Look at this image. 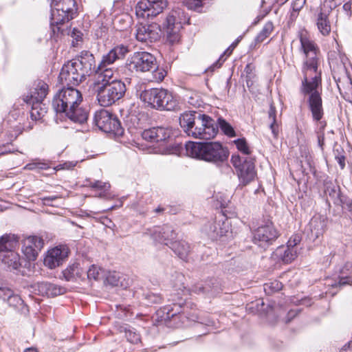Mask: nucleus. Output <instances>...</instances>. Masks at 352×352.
Returning <instances> with one entry per match:
<instances>
[{"label":"nucleus","instance_id":"f257e3e1","mask_svg":"<svg viewBox=\"0 0 352 352\" xmlns=\"http://www.w3.org/2000/svg\"><path fill=\"white\" fill-rule=\"evenodd\" d=\"M82 96L73 87L63 88L54 96L52 107L56 113H65L72 121L82 124L87 121L88 113L80 105Z\"/></svg>","mask_w":352,"mask_h":352},{"label":"nucleus","instance_id":"f03ea898","mask_svg":"<svg viewBox=\"0 0 352 352\" xmlns=\"http://www.w3.org/2000/svg\"><path fill=\"white\" fill-rule=\"evenodd\" d=\"M96 69L94 55L88 51H82L76 58L65 63L58 78L63 85L77 86L89 76Z\"/></svg>","mask_w":352,"mask_h":352},{"label":"nucleus","instance_id":"7ed1b4c3","mask_svg":"<svg viewBox=\"0 0 352 352\" xmlns=\"http://www.w3.org/2000/svg\"><path fill=\"white\" fill-rule=\"evenodd\" d=\"M188 155L214 164H219L228 160L229 153L218 142H192L186 144Z\"/></svg>","mask_w":352,"mask_h":352},{"label":"nucleus","instance_id":"20e7f679","mask_svg":"<svg viewBox=\"0 0 352 352\" xmlns=\"http://www.w3.org/2000/svg\"><path fill=\"white\" fill-rule=\"evenodd\" d=\"M321 85L320 75L303 76L301 91L303 94L308 95L309 108L312 113L313 119L319 121L323 116L322 101L318 87Z\"/></svg>","mask_w":352,"mask_h":352},{"label":"nucleus","instance_id":"39448f33","mask_svg":"<svg viewBox=\"0 0 352 352\" xmlns=\"http://www.w3.org/2000/svg\"><path fill=\"white\" fill-rule=\"evenodd\" d=\"M140 98L148 106L160 110L173 111L178 106L177 100L172 93L164 89H146L140 93Z\"/></svg>","mask_w":352,"mask_h":352},{"label":"nucleus","instance_id":"423d86ee","mask_svg":"<svg viewBox=\"0 0 352 352\" xmlns=\"http://www.w3.org/2000/svg\"><path fill=\"white\" fill-rule=\"evenodd\" d=\"M300 50L305 56L303 62L302 72L303 76H312L314 75H320L318 72L319 59L318 54L319 52L316 44L305 35H300Z\"/></svg>","mask_w":352,"mask_h":352},{"label":"nucleus","instance_id":"0eeeda50","mask_svg":"<svg viewBox=\"0 0 352 352\" xmlns=\"http://www.w3.org/2000/svg\"><path fill=\"white\" fill-rule=\"evenodd\" d=\"M51 21L50 24L59 30L58 25L68 22L74 19L76 14L77 8L75 0H52L51 3Z\"/></svg>","mask_w":352,"mask_h":352},{"label":"nucleus","instance_id":"6e6552de","mask_svg":"<svg viewBox=\"0 0 352 352\" xmlns=\"http://www.w3.org/2000/svg\"><path fill=\"white\" fill-rule=\"evenodd\" d=\"M189 20L182 8L173 9L168 13L164 23V28L166 32L167 40L170 43L173 44L179 41V32L182 25L188 23Z\"/></svg>","mask_w":352,"mask_h":352},{"label":"nucleus","instance_id":"1a4fd4ad","mask_svg":"<svg viewBox=\"0 0 352 352\" xmlns=\"http://www.w3.org/2000/svg\"><path fill=\"white\" fill-rule=\"evenodd\" d=\"M126 85L124 82L114 80L103 87L95 89L97 100L100 106L109 107L120 100L125 94Z\"/></svg>","mask_w":352,"mask_h":352},{"label":"nucleus","instance_id":"9d476101","mask_svg":"<svg viewBox=\"0 0 352 352\" xmlns=\"http://www.w3.org/2000/svg\"><path fill=\"white\" fill-rule=\"evenodd\" d=\"M94 123L104 133H113L117 136H121L124 133V129L118 117L108 110L102 109L96 111Z\"/></svg>","mask_w":352,"mask_h":352},{"label":"nucleus","instance_id":"9b49d317","mask_svg":"<svg viewBox=\"0 0 352 352\" xmlns=\"http://www.w3.org/2000/svg\"><path fill=\"white\" fill-rule=\"evenodd\" d=\"M126 67L131 72H153L157 69V64L155 57L151 53L136 52L128 58Z\"/></svg>","mask_w":352,"mask_h":352},{"label":"nucleus","instance_id":"f8f14e48","mask_svg":"<svg viewBox=\"0 0 352 352\" xmlns=\"http://www.w3.org/2000/svg\"><path fill=\"white\" fill-rule=\"evenodd\" d=\"M16 241L10 235L6 234L0 238V252H6L2 262L10 270H18L21 266L19 254L12 250Z\"/></svg>","mask_w":352,"mask_h":352},{"label":"nucleus","instance_id":"ddd939ff","mask_svg":"<svg viewBox=\"0 0 352 352\" xmlns=\"http://www.w3.org/2000/svg\"><path fill=\"white\" fill-rule=\"evenodd\" d=\"M218 132V126L215 121L210 116L202 114L197 120V124L193 129L191 137L201 140L214 138Z\"/></svg>","mask_w":352,"mask_h":352},{"label":"nucleus","instance_id":"4468645a","mask_svg":"<svg viewBox=\"0 0 352 352\" xmlns=\"http://www.w3.org/2000/svg\"><path fill=\"white\" fill-rule=\"evenodd\" d=\"M279 236L278 230L272 222H267L254 230L253 232V241L262 248H267L272 245Z\"/></svg>","mask_w":352,"mask_h":352},{"label":"nucleus","instance_id":"2eb2a0df","mask_svg":"<svg viewBox=\"0 0 352 352\" xmlns=\"http://www.w3.org/2000/svg\"><path fill=\"white\" fill-rule=\"evenodd\" d=\"M48 93V85L44 81L38 80L34 82L33 89L30 91V95L27 96L24 99L25 102L32 104L31 114L33 117L38 118L39 113L38 112V107L39 102H43Z\"/></svg>","mask_w":352,"mask_h":352},{"label":"nucleus","instance_id":"dca6fc26","mask_svg":"<svg viewBox=\"0 0 352 352\" xmlns=\"http://www.w3.org/2000/svg\"><path fill=\"white\" fill-rule=\"evenodd\" d=\"M230 230L229 221L222 215L214 221H208L203 228V231L212 239L217 240L226 235Z\"/></svg>","mask_w":352,"mask_h":352},{"label":"nucleus","instance_id":"f3484780","mask_svg":"<svg viewBox=\"0 0 352 352\" xmlns=\"http://www.w3.org/2000/svg\"><path fill=\"white\" fill-rule=\"evenodd\" d=\"M69 253V250L66 245H58L47 252L44 258V264L50 269H54L66 261Z\"/></svg>","mask_w":352,"mask_h":352},{"label":"nucleus","instance_id":"a211bd4d","mask_svg":"<svg viewBox=\"0 0 352 352\" xmlns=\"http://www.w3.org/2000/svg\"><path fill=\"white\" fill-rule=\"evenodd\" d=\"M93 72L96 74L94 82V90L111 84L114 80H120L116 78V72L113 67L98 65V66L96 65Z\"/></svg>","mask_w":352,"mask_h":352},{"label":"nucleus","instance_id":"6ab92c4d","mask_svg":"<svg viewBox=\"0 0 352 352\" xmlns=\"http://www.w3.org/2000/svg\"><path fill=\"white\" fill-rule=\"evenodd\" d=\"M43 245L44 241L42 238L37 236H30L24 239L22 251L28 260L34 261Z\"/></svg>","mask_w":352,"mask_h":352},{"label":"nucleus","instance_id":"aec40b11","mask_svg":"<svg viewBox=\"0 0 352 352\" xmlns=\"http://www.w3.org/2000/svg\"><path fill=\"white\" fill-rule=\"evenodd\" d=\"M160 38V26L156 23L140 25L136 30V38L141 42H155Z\"/></svg>","mask_w":352,"mask_h":352},{"label":"nucleus","instance_id":"412c9836","mask_svg":"<svg viewBox=\"0 0 352 352\" xmlns=\"http://www.w3.org/2000/svg\"><path fill=\"white\" fill-rule=\"evenodd\" d=\"M167 1L165 0H154L140 1L138 4L139 9L142 10L143 15L146 14L147 16H155L162 12L163 10L166 8Z\"/></svg>","mask_w":352,"mask_h":352},{"label":"nucleus","instance_id":"4be33fe9","mask_svg":"<svg viewBox=\"0 0 352 352\" xmlns=\"http://www.w3.org/2000/svg\"><path fill=\"white\" fill-rule=\"evenodd\" d=\"M142 137L148 142L164 144L170 137V131L163 127H153L142 131Z\"/></svg>","mask_w":352,"mask_h":352},{"label":"nucleus","instance_id":"5701e85b","mask_svg":"<svg viewBox=\"0 0 352 352\" xmlns=\"http://www.w3.org/2000/svg\"><path fill=\"white\" fill-rule=\"evenodd\" d=\"M129 52L128 47L120 45L114 47L107 54L102 56V60L98 65L109 67L117 60L122 59Z\"/></svg>","mask_w":352,"mask_h":352},{"label":"nucleus","instance_id":"b1692460","mask_svg":"<svg viewBox=\"0 0 352 352\" xmlns=\"http://www.w3.org/2000/svg\"><path fill=\"white\" fill-rule=\"evenodd\" d=\"M152 236L155 241L171 246V243L174 242L173 240L176 237V233L172 226L164 225L162 228L155 229Z\"/></svg>","mask_w":352,"mask_h":352},{"label":"nucleus","instance_id":"393cba45","mask_svg":"<svg viewBox=\"0 0 352 352\" xmlns=\"http://www.w3.org/2000/svg\"><path fill=\"white\" fill-rule=\"evenodd\" d=\"M202 114L196 111H186L179 117V124L184 132L190 136L193 129L197 124V120L200 118Z\"/></svg>","mask_w":352,"mask_h":352},{"label":"nucleus","instance_id":"a878e982","mask_svg":"<svg viewBox=\"0 0 352 352\" xmlns=\"http://www.w3.org/2000/svg\"><path fill=\"white\" fill-rule=\"evenodd\" d=\"M238 176L243 186L254 180L256 176L254 162L252 160H244L242 166L238 170Z\"/></svg>","mask_w":352,"mask_h":352},{"label":"nucleus","instance_id":"bb28decb","mask_svg":"<svg viewBox=\"0 0 352 352\" xmlns=\"http://www.w3.org/2000/svg\"><path fill=\"white\" fill-rule=\"evenodd\" d=\"M34 288L39 294L47 296H56L63 294L65 289L49 282H40L34 285Z\"/></svg>","mask_w":352,"mask_h":352},{"label":"nucleus","instance_id":"cd10ccee","mask_svg":"<svg viewBox=\"0 0 352 352\" xmlns=\"http://www.w3.org/2000/svg\"><path fill=\"white\" fill-rule=\"evenodd\" d=\"M169 300L172 301L173 304L164 307V312L166 313V316L164 317L166 320L170 319L182 312V305H184V300L182 298L177 297V299L172 298Z\"/></svg>","mask_w":352,"mask_h":352},{"label":"nucleus","instance_id":"c85d7f7f","mask_svg":"<svg viewBox=\"0 0 352 352\" xmlns=\"http://www.w3.org/2000/svg\"><path fill=\"white\" fill-rule=\"evenodd\" d=\"M170 248L182 260L186 261L190 252V246L185 241H177L171 243Z\"/></svg>","mask_w":352,"mask_h":352},{"label":"nucleus","instance_id":"c756f323","mask_svg":"<svg viewBox=\"0 0 352 352\" xmlns=\"http://www.w3.org/2000/svg\"><path fill=\"white\" fill-rule=\"evenodd\" d=\"M63 274L65 280L70 281L74 279L81 278L83 275V270L80 267L78 263H74L68 266V267L63 272Z\"/></svg>","mask_w":352,"mask_h":352},{"label":"nucleus","instance_id":"7c9ffc66","mask_svg":"<svg viewBox=\"0 0 352 352\" xmlns=\"http://www.w3.org/2000/svg\"><path fill=\"white\" fill-rule=\"evenodd\" d=\"M277 255H278L284 263H289L294 261L297 256V251L295 248L288 246L280 247L276 250Z\"/></svg>","mask_w":352,"mask_h":352},{"label":"nucleus","instance_id":"2f4dec72","mask_svg":"<svg viewBox=\"0 0 352 352\" xmlns=\"http://www.w3.org/2000/svg\"><path fill=\"white\" fill-rule=\"evenodd\" d=\"M316 25L318 30L323 36H327L330 33L331 24L327 14L320 12L318 15Z\"/></svg>","mask_w":352,"mask_h":352},{"label":"nucleus","instance_id":"473e14b6","mask_svg":"<svg viewBox=\"0 0 352 352\" xmlns=\"http://www.w3.org/2000/svg\"><path fill=\"white\" fill-rule=\"evenodd\" d=\"M276 111L275 107L271 104L268 112V118L270 120V128L275 138H276L278 135V125L276 123Z\"/></svg>","mask_w":352,"mask_h":352},{"label":"nucleus","instance_id":"72a5a7b5","mask_svg":"<svg viewBox=\"0 0 352 352\" xmlns=\"http://www.w3.org/2000/svg\"><path fill=\"white\" fill-rule=\"evenodd\" d=\"M263 287L265 292L267 295H271L280 291L283 288V284L279 280H274L265 283Z\"/></svg>","mask_w":352,"mask_h":352},{"label":"nucleus","instance_id":"f704fd0d","mask_svg":"<svg viewBox=\"0 0 352 352\" xmlns=\"http://www.w3.org/2000/svg\"><path fill=\"white\" fill-rule=\"evenodd\" d=\"M273 30H274V25H273L272 22H271V21L267 22L264 25L262 30L260 32V33L256 36V41L258 43L263 42L266 38H267L271 34Z\"/></svg>","mask_w":352,"mask_h":352},{"label":"nucleus","instance_id":"c9c22d12","mask_svg":"<svg viewBox=\"0 0 352 352\" xmlns=\"http://www.w3.org/2000/svg\"><path fill=\"white\" fill-rule=\"evenodd\" d=\"M217 122L219 127L225 135L229 137H234L236 135L235 131L232 126L223 118H219L217 120Z\"/></svg>","mask_w":352,"mask_h":352},{"label":"nucleus","instance_id":"e433bc0d","mask_svg":"<svg viewBox=\"0 0 352 352\" xmlns=\"http://www.w3.org/2000/svg\"><path fill=\"white\" fill-rule=\"evenodd\" d=\"M103 270L98 266L92 265L87 272V276L89 279L98 280L103 274Z\"/></svg>","mask_w":352,"mask_h":352},{"label":"nucleus","instance_id":"4c0bfd02","mask_svg":"<svg viewBox=\"0 0 352 352\" xmlns=\"http://www.w3.org/2000/svg\"><path fill=\"white\" fill-rule=\"evenodd\" d=\"M125 337L132 344H138L140 341V334L134 329L124 328Z\"/></svg>","mask_w":352,"mask_h":352},{"label":"nucleus","instance_id":"58836bf2","mask_svg":"<svg viewBox=\"0 0 352 352\" xmlns=\"http://www.w3.org/2000/svg\"><path fill=\"white\" fill-rule=\"evenodd\" d=\"M89 186L91 188H96V189H99V190H103L104 192H100L98 194V195H97V197H105V192L107 190H108L110 188V184L109 183H107V182H102L101 181H96L94 182H91L89 184Z\"/></svg>","mask_w":352,"mask_h":352},{"label":"nucleus","instance_id":"ea45409f","mask_svg":"<svg viewBox=\"0 0 352 352\" xmlns=\"http://www.w3.org/2000/svg\"><path fill=\"white\" fill-rule=\"evenodd\" d=\"M50 167L49 164L44 160H35L31 163L28 164L25 166V169L27 170H35V169H41V170H46Z\"/></svg>","mask_w":352,"mask_h":352},{"label":"nucleus","instance_id":"a19ab883","mask_svg":"<svg viewBox=\"0 0 352 352\" xmlns=\"http://www.w3.org/2000/svg\"><path fill=\"white\" fill-rule=\"evenodd\" d=\"M237 149L245 155L250 154L251 151L245 138H239L234 141Z\"/></svg>","mask_w":352,"mask_h":352},{"label":"nucleus","instance_id":"79ce46f5","mask_svg":"<svg viewBox=\"0 0 352 352\" xmlns=\"http://www.w3.org/2000/svg\"><path fill=\"white\" fill-rule=\"evenodd\" d=\"M310 226L311 228L312 232H315V235L316 237H318L319 235L322 234L323 232V225L322 221L318 219H314L311 220L310 223Z\"/></svg>","mask_w":352,"mask_h":352},{"label":"nucleus","instance_id":"37998d69","mask_svg":"<svg viewBox=\"0 0 352 352\" xmlns=\"http://www.w3.org/2000/svg\"><path fill=\"white\" fill-rule=\"evenodd\" d=\"M106 279L107 283L113 286L118 287L119 285H123L120 280V274L116 272H110L109 275L107 276Z\"/></svg>","mask_w":352,"mask_h":352},{"label":"nucleus","instance_id":"c03bdc74","mask_svg":"<svg viewBox=\"0 0 352 352\" xmlns=\"http://www.w3.org/2000/svg\"><path fill=\"white\" fill-rule=\"evenodd\" d=\"M205 286L210 285V292H216L221 289V283L216 278H210L204 282Z\"/></svg>","mask_w":352,"mask_h":352},{"label":"nucleus","instance_id":"a18cd8bd","mask_svg":"<svg viewBox=\"0 0 352 352\" xmlns=\"http://www.w3.org/2000/svg\"><path fill=\"white\" fill-rule=\"evenodd\" d=\"M7 302L10 306L16 308H19L21 306L23 305V300L19 295L15 294L14 292L12 295H11L10 298H9Z\"/></svg>","mask_w":352,"mask_h":352},{"label":"nucleus","instance_id":"49530a36","mask_svg":"<svg viewBox=\"0 0 352 352\" xmlns=\"http://www.w3.org/2000/svg\"><path fill=\"white\" fill-rule=\"evenodd\" d=\"M210 287H211L209 285L208 286H205L204 283H199L192 287V291L195 294L209 293Z\"/></svg>","mask_w":352,"mask_h":352},{"label":"nucleus","instance_id":"de8ad7c7","mask_svg":"<svg viewBox=\"0 0 352 352\" xmlns=\"http://www.w3.org/2000/svg\"><path fill=\"white\" fill-rule=\"evenodd\" d=\"M325 193L327 195H328L335 201L340 199L339 190L337 189V187L335 186H333L332 187L327 186L326 190H325Z\"/></svg>","mask_w":352,"mask_h":352},{"label":"nucleus","instance_id":"09e8293b","mask_svg":"<svg viewBox=\"0 0 352 352\" xmlns=\"http://www.w3.org/2000/svg\"><path fill=\"white\" fill-rule=\"evenodd\" d=\"M13 291L8 287H0V298L3 301H8L9 298H10L11 295L13 294Z\"/></svg>","mask_w":352,"mask_h":352},{"label":"nucleus","instance_id":"8fccbe9b","mask_svg":"<svg viewBox=\"0 0 352 352\" xmlns=\"http://www.w3.org/2000/svg\"><path fill=\"white\" fill-rule=\"evenodd\" d=\"M146 299L148 301V302L153 303V304H158L162 302V297L160 295L154 294V293H150L146 295Z\"/></svg>","mask_w":352,"mask_h":352},{"label":"nucleus","instance_id":"3c124183","mask_svg":"<svg viewBox=\"0 0 352 352\" xmlns=\"http://www.w3.org/2000/svg\"><path fill=\"white\" fill-rule=\"evenodd\" d=\"M58 199H60V196L52 195V196L44 197L41 198V200L44 205L54 206V205L52 204V202Z\"/></svg>","mask_w":352,"mask_h":352},{"label":"nucleus","instance_id":"603ef678","mask_svg":"<svg viewBox=\"0 0 352 352\" xmlns=\"http://www.w3.org/2000/svg\"><path fill=\"white\" fill-rule=\"evenodd\" d=\"M300 241V237L298 235L292 236L287 242V245L289 248H295V246Z\"/></svg>","mask_w":352,"mask_h":352},{"label":"nucleus","instance_id":"864d4df0","mask_svg":"<svg viewBox=\"0 0 352 352\" xmlns=\"http://www.w3.org/2000/svg\"><path fill=\"white\" fill-rule=\"evenodd\" d=\"M231 162L233 166L239 169V168L242 166V159L239 155H232L231 158Z\"/></svg>","mask_w":352,"mask_h":352},{"label":"nucleus","instance_id":"5fc2aeb1","mask_svg":"<svg viewBox=\"0 0 352 352\" xmlns=\"http://www.w3.org/2000/svg\"><path fill=\"white\" fill-rule=\"evenodd\" d=\"M350 283H351L350 277H342V278H340V280L338 283H336L334 285H332V286L337 287L338 285L342 286V285H344L346 284L350 285Z\"/></svg>","mask_w":352,"mask_h":352},{"label":"nucleus","instance_id":"6e6d98bb","mask_svg":"<svg viewBox=\"0 0 352 352\" xmlns=\"http://www.w3.org/2000/svg\"><path fill=\"white\" fill-rule=\"evenodd\" d=\"M40 105L38 107V112L39 113V116L38 118H34L32 116H31V118L33 119V120H39L41 118L42 116H44V114L46 113V110H45V107H42V102H39ZM30 115H32L30 113Z\"/></svg>","mask_w":352,"mask_h":352},{"label":"nucleus","instance_id":"4d7b16f0","mask_svg":"<svg viewBox=\"0 0 352 352\" xmlns=\"http://www.w3.org/2000/svg\"><path fill=\"white\" fill-rule=\"evenodd\" d=\"M225 60H226V58H223V55H222L219 58V60L211 66L210 68L213 70L214 68L220 67L221 66L222 63L225 61Z\"/></svg>","mask_w":352,"mask_h":352},{"label":"nucleus","instance_id":"13d9d810","mask_svg":"<svg viewBox=\"0 0 352 352\" xmlns=\"http://www.w3.org/2000/svg\"><path fill=\"white\" fill-rule=\"evenodd\" d=\"M179 151V147H175V148H170V147H166V150H164L163 151L164 153H166V154H176L177 153V151Z\"/></svg>","mask_w":352,"mask_h":352},{"label":"nucleus","instance_id":"bf43d9fd","mask_svg":"<svg viewBox=\"0 0 352 352\" xmlns=\"http://www.w3.org/2000/svg\"><path fill=\"white\" fill-rule=\"evenodd\" d=\"M351 341H349L346 344H345L342 347L340 352H352V348L351 347Z\"/></svg>","mask_w":352,"mask_h":352},{"label":"nucleus","instance_id":"052dcab7","mask_svg":"<svg viewBox=\"0 0 352 352\" xmlns=\"http://www.w3.org/2000/svg\"><path fill=\"white\" fill-rule=\"evenodd\" d=\"M72 36L75 38L78 41L81 39L82 34L80 32L78 31L76 29H74L72 32Z\"/></svg>","mask_w":352,"mask_h":352},{"label":"nucleus","instance_id":"680f3d73","mask_svg":"<svg viewBox=\"0 0 352 352\" xmlns=\"http://www.w3.org/2000/svg\"><path fill=\"white\" fill-rule=\"evenodd\" d=\"M343 9L347 13V14H349V16H351V1H348V2H346L344 5H343Z\"/></svg>","mask_w":352,"mask_h":352},{"label":"nucleus","instance_id":"e2e57ef3","mask_svg":"<svg viewBox=\"0 0 352 352\" xmlns=\"http://www.w3.org/2000/svg\"><path fill=\"white\" fill-rule=\"evenodd\" d=\"M305 0H296V1L294 4V10H299L300 8L302 7L303 4L305 3Z\"/></svg>","mask_w":352,"mask_h":352},{"label":"nucleus","instance_id":"0e129e2a","mask_svg":"<svg viewBox=\"0 0 352 352\" xmlns=\"http://www.w3.org/2000/svg\"><path fill=\"white\" fill-rule=\"evenodd\" d=\"M305 0H296V1L294 4V10H299L300 8L302 7L303 4L305 3Z\"/></svg>","mask_w":352,"mask_h":352},{"label":"nucleus","instance_id":"69168bd1","mask_svg":"<svg viewBox=\"0 0 352 352\" xmlns=\"http://www.w3.org/2000/svg\"><path fill=\"white\" fill-rule=\"evenodd\" d=\"M338 163L339 164L340 168L342 169L344 168V166H345V163H344V161H345V158L344 156H338V157H336Z\"/></svg>","mask_w":352,"mask_h":352},{"label":"nucleus","instance_id":"338daca9","mask_svg":"<svg viewBox=\"0 0 352 352\" xmlns=\"http://www.w3.org/2000/svg\"><path fill=\"white\" fill-rule=\"evenodd\" d=\"M318 143L320 148H322L323 144H324V135H319L318 136Z\"/></svg>","mask_w":352,"mask_h":352},{"label":"nucleus","instance_id":"774afa93","mask_svg":"<svg viewBox=\"0 0 352 352\" xmlns=\"http://www.w3.org/2000/svg\"><path fill=\"white\" fill-rule=\"evenodd\" d=\"M296 314L297 311L295 310H291L290 311H289L287 314L289 319L287 322H289L292 318L294 317L296 315Z\"/></svg>","mask_w":352,"mask_h":352}]
</instances>
